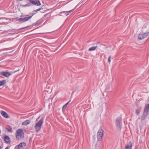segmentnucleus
<instances>
[{
	"label": "nucleus",
	"mask_w": 149,
	"mask_h": 149,
	"mask_svg": "<svg viewBox=\"0 0 149 149\" xmlns=\"http://www.w3.org/2000/svg\"><path fill=\"white\" fill-rule=\"evenodd\" d=\"M97 47V46H93L91 47L89 49V51H92L95 50Z\"/></svg>",
	"instance_id": "obj_16"
},
{
	"label": "nucleus",
	"mask_w": 149,
	"mask_h": 149,
	"mask_svg": "<svg viewBox=\"0 0 149 149\" xmlns=\"http://www.w3.org/2000/svg\"><path fill=\"white\" fill-rule=\"evenodd\" d=\"M149 112V104H146L144 108L143 114L141 117V123H143V121L145 120L147 118L148 113Z\"/></svg>",
	"instance_id": "obj_1"
},
{
	"label": "nucleus",
	"mask_w": 149,
	"mask_h": 149,
	"mask_svg": "<svg viewBox=\"0 0 149 149\" xmlns=\"http://www.w3.org/2000/svg\"><path fill=\"white\" fill-rule=\"evenodd\" d=\"M26 143L24 142H22L19 145L16 146L14 149H24L26 146Z\"/></svg>",
	"instance_id": "obj_5"
},
{
	"label": "nucleus",
	"mask_w": 149,
	"mask_h": 149,
	"mask_svg": "<svg viewBox=\"0 0 149 149\" xmlns=\"http://www.w3.org/2000/svg\"><path fill=\"white\" fill-rule=\"evenodd\" d=\"M43 96H44V99L47 100L49 99V98L48 97L47 95H46V96L45 95L44 93V94L43 95Z\"/></svg>",
	"instance_id": "obj_23"
},
{
	"label": "nucleus",
	"mask_w": 149,
	"mask_h": 149,
	"mask_svg": "<svg viewBox=\"0 0 149 149\" xmlns=\"http://www.w3.org/2000/svg\"><path fill=\"white\" fill-rule=\"evenodd\" d=\"M36 5L37 6H39L41 5V3H40V1L38 0H36Z\"/></svg>",
	"instance_id": "obj_17"
},
{
	"label": "nucleus",
	"mask_w": 149,
	"mask_h": 149,
	"mask_svg": "<svg viewBox=\"0 0 149 149\" xmlns=\"http://www.w3.org/2000/svg\"><path fill=\"white\" fill-rule=\"evenodd\" d=\"M149 35V32L142 33L140 34L138 36V39L142 40L146 38Z\"/></svg>",
	"instance_id": "obj_7"
},
{
	"label": "nucleus",
	"mask_w": 149,
	"mask_h": 149,
	"mask_svg": "<svg viewBox=\"0 0 149 149\" xmlns=\"http://www.w3.org/2000/svg\"><path fill=\"white\" fill-rule=\"evenodd\" d=\"M70 101V100L68 102H67L62 107V110L63 111H64L65 110L67 106V105L69 104V102Z\"/></svg>",
	"instance_id": "obj_14"
},
{
	"label": "nucleus",
	"mask_w": 149,
	"mask_h": 149,
	"mask_svg": "<svg viewBox=\"0 0 149 149\" xmlns=\"http://www.w3.org/2000/svg\"><path fill=\"white\" fill-rule=\"evenodd\" d=\"M19 70H17V71H15L14 72H17V71H19Z\"/></svg>",
	"instance_id": "obj_28"
},
{
	"label": "nucleus",
	"mask_w": 149,
	"mask_h": 149,
	"mask_svg": "<svg viewBox=\"0 0 149 149\" xmlns=\"http://www.w3.org/2000/svg\"><path fill=\"white\" fill-rule=\"evenodd\" d=\"M42 9V8H38L37 10H34V11H38L40 10H41Z\"/></svg>",
	"instance_id": "obj_25"
},
{
	"label": "nucleus",
	"mask_w": 149,
	"mask_h": 149,
	"mask_svg": "<svg viewBox=\"0 0 149 149\" xmlns=\"http://www.w3.org/2000/svg\"><path fill=\"white\" fill-rule=\"evenodd\" d=\"M1 147L0 146V149H1Z\"/></svg>",
	"instance_id": "obj_30"
},
{
	"label": "nucleus",
	"mask_w": 149,
	"mask_h": 149,
	"mask_svg": "<svg viewBox=\"0 0 149 149\" xmlns=\"http://www.w3.org/2000/svg\"><path fill=\"white\" fill-rule=\"evenodd\" d=\"M73 10H71L68 11H67L65 12V14L66 15H68L70 13L72 12L73 11Z\"/></svg>",
	"instance_id": "obj_22"
},
{
	"label": "nucleus",
	"mask_w": 149,
	"mask_h": 149,
	"mask_svg": "<svg viewBox=\"0 0 149 149\" xmlns=\"http://www.w3.org/2000/svg\"><path fill=\"white\" fill-rule=\"evenodd\" d=\"M104 131L102 129H100L98 131L97 134V140L100 141L102 139L103 136Z\"/></svg>",
	"instance_id": "obj_4"
},
{
	"label": "nucleus",
	"mask_w": 149,
	"mask_h": 149,
	"mask_svg": "<svg viewBox=\"0 0 149 149\" xmlns=\"http://www.w3.org/2000/svg\"><path fill=\"white\" fill-rule=\"evenodd\" d=\"M41 21L40 20H39L37 21L35 23V25H38L41 23Z\"/></svg>",
	"instance_id": "obj_18"
},
{
	"label": "nucleus",
	"mask_w": 149,
	"mask_h": 149,
	"mask_svg": "<svg viewBox=\"0 0 149 149\" xmlns=\"http://www.w3.org/2000/svg\"><path fill=\"white\" fill-rule=\"evenodd\" d=\"M32 16V15L31 16H29L28 17H25L22 18H20L18 19V20L19 22H25L28 21L31 18Z\"/></svg>",
	"instance_id": "obj_8"
},
{
	"label": "nucleus",
	"mask_w": 149,
	"mask_h": 149,
	"mask_svg": "<svg viewBox=\"0 0 149 149\" xmlns=\"http://www.w3.org/2000/svg\"><path fill=\"white\" fill-rule=\"evenodd\" d=\"M1 113L4 117L6 118H9L8 115L5 112L3 111H1Z\"/></svg>",
	"instance_id": "obj_12"
},
{
	"label": "nucleus",
	"mask_w": 149,
	"mask_h": 149,
	"mask_svg": "<svg viewBox=\"0 0 149 149\" xmlns=\"http://www.w3.org/2000/svg\"><path fill=\"white\" fill-rule=\"evenodd\" d=\"M0 74L1 75L5 77H8L10 75L11 73L10 72L4 71H2L1 72Z\"/></svg>",
	"instance_id": "obj_10"
},
{
	"label": "nucleus",
	"mask_w": 149,
	"mask_h": 149,
	"mask_svg": "<svg viewBox=\"0 0 149 149\" xmlns=\"http://www.w3.org/2000/svg\"><path fill=\"white\" fill-rule=\"evenodd\" d=\"M132 143L130 142L125 146V149H132Z\"/></svg>",
	"instance_id": "obj_11"
},
{
	"label": "nucleus",
	"mask_w": 149,
	"mask_h": 149,
	"mask_svg": "<svg viewBox=\"0 0 149 149\" xmlns=\"http://www.w3.org/2000/svg\"><path fill=\"white\" fill-rule=\"evenodd\" d=\"M111 56H109V58H108V61L109 63H110L111 62Z\"/></svg>",
	"instance_id": "obj_24"
},
{
	"label": "nucleus",
	"mask_w": 149,
	"mask_h": 149,
	"mask_svg": "<svg viewBox=\"0 0 149 149\" xmlns=\"http://www.w3.org/2000/svg\"><path fill=\"white\" fill-rule=\"evenodd\" d=\"M6 129L9 132H12V129L11 128H6Z\"/></svg>",
	"instance_id": "obj_21"
},
{
	"label": "nucleus",
	"mask_w": 149,
	"mask_h": 149,
	"mask_svg": "<svg viewBox=\"0 0 149 149\" xmlns=\"http://www.w3.org/2000/svg\"><path fill=\"white\" fill-rule=\"evenodd\" d=\"M78 6V5L76 7H77Z\"/></svg>",
	"instance_id": "obj_32"
},
{
	"label": "nucleus",
	"mask_w": 149,
	"mask_h": 149,
	"mask_svg": "<svg viewBox=\"0 0 149 149\" xmlns=\"http://www.w3.org/2000/svg\"><path fill=\"white\" fill-rule=\"evenodd\" d=\"M23 7H25L26 6H28L31 5V4L30 3H29L26 4L25 5H21Z\"/></svg>",
	"instance_id": "obj_19"
},
{
	"label": "nucleus",
	"mask_w": 149,
	"mask_h": 149,
	"mask_svg": "<svg viewBox=\"0 0 149 149\" xmlns=\"http://www.w3.org/2000/svg\"><path fill=\"white\" fill-rule=\"evenodd\" d=\"M32 3L34 5L36 4V0L34 1H33L32 2Z\"/></svg>",
	"instance_id": "obj_26"
},
{
	"label": "nucleus",
	"mask_w": 149,
	"mask_h": 149,
	"mask_svg": "<svg viewBox=\"0 0 149 149\" xmlns=\"http://www.w3.org/2000/svg\"><path fill=\"white\" fill-rule=\"evenodd\" d=\"M6 83V80H4L1 81H0V86L3 85Z\"/></svg>",
	"instance_id": "obj_15"
},
{
	"label": "nucleus",
	"mask_w": 149,
	"mask_h": 149,
	"mask_svg": "<svg viewBox=\"0 0 149 149\" xmlns=\"http://www.w3.org/2000/svg\"><path fill=\"white\" fill-rule=\"evenodd\" d=\"M122 120V118L121 117L117 118L116 120V123L118 127L119 128H120L121 127V121Z\"/></svg>",
	"instance_id": "obj_6"
},
{
	"label": "nucleus",
	"mask_w": 149,
	"mask_h": 149,
	"mask_svg": "<svg viewBox=\"0 0 149 149\" xmlns=\"http://www.w3.org/2000/svg\"><path fill=\"white\" fill-rule=\"evenodd\" d=\"M5 149H8V147H7Z\"/></svg>",
	"instance_id": "obj_29"
},
{
	"label": "nucleus",
	"mask_w": 149,
	"mask_h": 149,
	"mask_svg": "<svg viewBox=\"0 0 149 149\" xmlns=\"http://www.w3.org/2000/svg\"><path fill=\"white\" fill-rule=\"evenodd\" d=\"M139 126H140V127H141V125H140Z\"/></svg>",
	"instance_id": "obj_31"
},
{
	"label": "nucleus",
	"mask_w": 149,
	"mask_h": 149,
	"mask_svg": "<svg viewBox=\"0 0 149 149\" xmlns=\"http://www.w3.org/2000/svg\"><path fill=\"white\" fill-rule=\"evenodd\" d=\"M4 140L5 143H9L11 141L10 139L8 136H5L4 137Z\"/></svg>",
	"instance_id": "obj_9"
},
{
	"label": "nucleus",
	"mask_w": 149,
	"mask_h": 149,
	"mask_svg": "<svg viewBox=\"0 0 149 149\" xmlns=\"http://www.w3.org/2000/svg\"><path fill=\"white\" fill-rule=\"evenodd\" d=\"M140 111H141V110L140 109H137L135 111V113H136L137 115H138V114H139Z\"/></svg>",
	"instance_id": "obj_20"
},
{
	"label": "nucleus",
	"mask_w": 149,
	"mask_h": 149,
	"mask_svg": "<svg viewBox=\"0 0 149 149\" xmlns=\"http://www.w3.org/2000/svg\"><path fill=\"white\" fill-rule=\"evenodd\" d=\"M15 137L19 140L23 139L24 137V134L21 129H18L16 132Z\"/></svg>",
	"instance_id": "obj_2"
},
{
	"label": "nucleus",
	"mask_w": 149,
	"mask_h": 149,
	"mask_svg": "<svg viewBox=\"0 0 149 149\" xmlns=\"http://www.w3.org/2000/svg\"><path fill=\"white\" fill-rule=\"evenodd\" d=\"M30 123V121L29 120H27L22 123V125H26L29 124Z\"/></svg>",
	"instance_id": "obj_13"
},
{
	"label": "nucleus",
	"mask_w": 149,
	"mask_h": 149,
	"mask_svg": "<svg viewBox=\"0 0 149 149\" xmlns=\"http://www.w3.org/2000/svg\"><path fill=\"white\" fill-rule=\"evenodd\" d=\"M29 1L31 2V3H32V2L34 1H32V0H29Z\"/></svg>",
	"instance_id": "obj_27"
},
{
	"label": "nucleus",
	"mask_w": 149,
	"mask_h": 149,
	"mask_svg": "<svg viewBox=\"0 0 149 149\" xmlns=\"http://www.w3.org/2000/svg\"><path fill=\"white\" fill-rule=\"evenodd\" d=\"M43 118H41L35 124L34 127L36 130V132H38L40 130L41 127L43 122Z\"/></svg>",
	"instance_id": "obj_3"
}]
</instances>
